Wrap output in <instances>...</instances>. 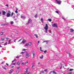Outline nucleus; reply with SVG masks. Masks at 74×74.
Here are the masks:
<instances>
[{
    "label": "nucleus",
    "mask_w": 74,
    "mask_h": 74,
    "mask_svg": "<svg viewBox=\"0 0 74 74\" xmlns=\"http://www.w3.org/2000/svg\"><path fill=\"white\" fill-rule=\"evenodd\" d=\"M2 26H5V24L2 23L1 24Z\"/></svg>",
    "instance_id": "obj_27"
},
{
    "label": "nucleus",
    "mask_w": 74,
    "mask_h": 74,
    "mask_svg": "<svg viewBox=\"0 0 74 74\" xmlns=\"http://www.w3.org/2000/svg\"><path fill=\"white\" fill-rule=\"evenodd\" d=\"M26 49H23V51H26Z\"/></svg>",
    "instance_id": "obj_32"
},
{
    "label": "nucleus",
    "mask_w": 74,
    "mask_h": 74,
    "mask_svg": "<svg viewBox=\"0 0 74 74\" xmlns=\"http://www.w3.org/2000/svg\"><path fill=\"white\" fill-rule=\"evenodd\" d=\"M72 74V73H71V72H69V73L68 74Z\"/></svg>",
    "instance_id": "obj_40"
},
{
    "label": "nucleus",
    "mask_w": 74,
    "mask_h": 74,
    "mask_svg": "<svg viewBox=\"0 0 74 74\" xmlns=\"http://www.w3.org/2000/svg\"><path fill=\"white\" fill-rule=\"evenodd\" d=\"M21 39H22L19 40L18 41H21Z\"/></svg>",
    "instance_id": "obj_57"
},
{
    "label": "nucleus",
    "mask_w": 74,
    "mask_h": 74,
    "mask_svg": "<svg viewBox=\"0 0 74 74\" xmlns=\"http://www.w3.org/2000/svg\"><path fill=\"white\" fill-rule=\"evenodd\" d=\"M48 21H49V22H51V21H52V19H51V18L48 19Z\"/></svg>",
    "instance_id": "obj_17"
},
{
    "label": "nucleus",
    "mask_w": 74,
    "mask_h": 74,
    "mask_svg": "<svg viewBox=\"0 0 74 74\" xmlns=\"http://www.w3.org/2000/svg\"><path fill=\"white\" fill-rule=\"evenodd\" d=\"M15 12L16 13V14H18V12L17 11V10H16L15 11Z\"/></svg>",
    "instance_id": "obj_41"
},
{
    "label": "nucleus",
    "mask_w": 74,
    "mask_h": 74,
    "mask_svg": "<svg viewBox=\"0 0 74 74\" xmlns=\"http://www.w3.org/2000/svg\"><path fill=\"white\" fill-rule=\"evenodd\" d=\"M6 64V65H7V66H8V64H7V63Z\"/></svg>",
    "instance_id": "obj_51"
},
{
    "label": "nucleus",
    "mask_w": 74,
    "mask_h": 74,
    "mask_svg": "<svg viewBox=\"0 0 74 74\" xmlns=\"http://www.w3.org/2000/svg\"><path fill=\"white\" fill-rule=\"evenodd\" d=\"M15 60H16V59H15L14 60V61H15Z\"/></svg>",
    "instance_id": "obj_59"
},
{
    "label": "nucleus",
    "mask_w": 74,
    "mask_h": 74,
    "mask_svg": "<svg viewBox=\"0 0 74 74\" xmlns=\"http://www.w3.org/2000/svg\"><path fill=\"white\" fill-rule=\"evenodd\" d=\"M8 23H5V26H6L8 25Z\"/></svg>",
    "instance_id": "obj_18"
},
{
    "label": "nucleus",
    "mask_w": 74,
    "mask_h": 74,
    "mask_svg": "<svg viewBox=\"0 0 74 74\" xmlns=\"http://www.w3.org/2000/svg\"><path fill=\"white\" fill-rule=\"evenodd\" d=\"M19 58V56H16V58Z\"/></svg>",
    "instance_id": "obj_37"
},
{
    "label": "nucleus",
    "mask_w": 74,
    "mask_h": 74,
    "mask_svg": "<svg viewBox=\"0 0 74 74\" xmlns=\"http://www.w3.org/2000/svg\"><path fill=\"white\" fill-rule=\"evenodd\" d=\"M20 62H22V61H21Z\"/></svg>",
    "instance_id": "obj_62"
},
{
    "label": "nucleus",
    "mask_w": 74,
    "mask_h": 74,
    "mask_svg": "<svg viewBox=\"0 0 74 74\" xmlns=\"http://www.w3.org/2000/svg\"><path fill=\"white\" fill-rule=\"evenodd\" d=\"M47 52V50H45V51H44V53H46Z\"/></svg>",
    "instance_id": "obj_36"
},
{
    "label": "nucleus",
    "mask_w": 74,
    "mask_h": 74,
    "mask_svg": "<svg viewBox=\"0 0 74 74\" xmlns=\"http://www.w3.org/2000/svg\"><path fill=\"white\" fill-rule=\"evenodd\" d=\"M56 1L58 4H60L61 3V1L58 0H56Z\"/></svg>",
    "instance_id": "obj_3"
},
{
    "label": "nucleus",
    "mask_w": 74,
    "mask_h": 74,
    "mask_svg": "<svg viewBox=\"0 0 74 74\" xmlns=\"http://www.w3.org/2000/svg\"><path fill=\"white\" fill-rule=\"evenodd\" d=\"M44 29H45L46 32L47 31L48 29V25L47 24H46V26L45 27H44Z\"/></svg>",
    "instance_id": "obj_2"
},
{
    "label": "nucleus",
    "mask_w": 74,
    "mask_h": 74,
    "mask_svg": "<svg viewBox=\"0 0 74 74\" xmlns=\"http://www.w3.org/2000/svg\"><path fill=\"white\" fill-rule=\"evenodd\" d=\"M15 63H13L12 64L13 65H15Z\"/></svg>",
    "instance_id": "obj_42"
},
{
    "label": "nucleus",
    "mask_w": 74,
    "mask_h": 74,
    "mask_svg": "<svg viewBox=\"0 0 74 74\" xmlns=\"http://www.w3.org/2000/svg\"><path fill=\"white\" fill-rule=\"evenodd\" d=\"M22 65H23V64H24V63H22Z\"/></svg>",
    "instance_id": "obj_55"
},
{
    "label": "nucleus",
    "mask_w": 74,
    "mask_h": 74,
    "mask_svg": "<svg viewBox=\"0 0 74 74\" xmlns=\"http://www.w3.org/2000/svg\"><path fill=\"white\" fill-rule=\"evenodd\" d=\"M44 73V72L43 71H41L40 72L41 74H42Z\"/></svg>",
    "instance_id": "obj_29"
},
{
    "label": "nucleus",
    "mask_w": 74,
    "mask_h": 74,
    "mask_svg": "<svg viewBox=\"0 0 74 74\" xmlns=\"http://www.w3.org/2000/svg\"><path fill=\"white\" fill-rule=\"evenodd\" d=\"M32 22V20L31 19H29L28 21V23H30Z\"/></svg>",
    "instance_id": "obj_9"
},
{
    "label": "nucleus",
    "mask_w": 74,
    "mask_h": 74,
    "mask_svg": "<svg viewBox=\"0 0 74 74\" xmlns=\"http://www.w3.org/2000/svg\"><path fill=\"white\" fill-rule=\"evenodd\" d=\"M14 15V12H12L11 15V16H12Z\"/></svg>",
    "instance_id": "obj_26"
},
{
    "label": "nucleus",
    "mask_w": 74,
    "mask_h": 74,
    "mask_svg": "<svg viewBox=\"0 0 74 74\" xmlns=\"http://www.w3.org/2000/svg\"><path fill=\"white\" fill-rule=\"evenodd\" d=\"M27 46H29V45H28V43H26L25 45V47H27Z\"/></svg>",
    "instance_id": "obj_16"
},
{
    "label": "nucleus",
    "mask_w": 74,
    "mask_h": 74,
    "mask_svg": "<svg viewBox=\"0 0 74 74\" xmlns=\"http://www.w3.org/2000/svg\"><path fill=\"white\" fill-rule=\"evenodd\" d=\"M14 70L13 69H11V70H10V71L11 72H12V71H13Z\"/></svg>",
    "instance_id": "obj_35"
},
{
    "label": "nucleus",
    "mask_w": 74,
    "mask_h": 74,
    "mask_svg": "<svg viewBox=\"0 0 74 74\" xmlns=\"http://www.w3.org/2000/svg\"><path fill=\"white\" fill-rule=\"evenodd\" d=\"M11 12L9 11L8 13L7 14L6 16L7 17H10L11 16Z\"/></svg>",
    "instance_id": "obj_1"
},
{
    "label": "nucleus",
    "mask_w": 74,
    "mask_h": 74,
    "mask_svg": "<svg viewBox=\"0 0 74 74\" xmlns=\"http://www.w3.org/2000/svg\"><path fill=\"white\" fill-rule=\"evenodd\" d=\"M12 72H9V74H11L12 73Z\"/></svg>",
    "instance_id": "obj_49"
},
{
    "label": "nucleus",
    "mask_w": 74,
    "mask_h": 74,
    "mask_svg": "<svg viewBox=\"0 0 74 74\" xmlns=\"http://www.w3.org/2000/svg\"><path fill=\"white\" fill-rule=\"evenodd\" d=\"M62 66H61V67L60 68V69H61V68H62Z\"/></svg>",
    "instance_id": "obj_61"
},
{
    "label": "nucleus",
    "mask_w": 74,
    "mask_h": 74,
    "mask_svg": "<svg viewBox=\"0 0 74 74\" xmlns=\"http://www.w3.org/2000/svg\"><path fill=\"white\" fill-rule=\"evenodd\" d=\"M16 73H17V74H18V73H19V71H17L16 72Z\"/></svg>",
    "instance_id": "obj_31"
},
{
    "label": "nucleus",
    "mask_w": 74,
    "mask_h": 74,
    "mask_svg": "<svg viewBox=\"0 0 74 74\" xmlns=\"http://www.w3.org/2000/svg\"><path fill=\"white\" fill-rule=\"evenodd\" d=\"M52 26L53 27H58V26H57V24L56 23H54L53 25H52Z\"/></svg>",
    "instance_id": "obj_4"
},
{
    "label": "nucleus",
    "mask_w": 74,
    "mask_h": 74,
    "mask_svg": "<svg viewBox=\"0 0 74 74\" xmlns=\"http://www.w3.org/2000/svg\"><path fill=\"white\" fill-rule=\"evenodd\" d=\"M4 38H2V39H1V41H4Z\"/></svg>",
    "instance_id": "obj_28"
},
{
    "label": "nucleus",
    "mask_w": 74,
    "mask_h": 74,
    "mask_svg": "<svg viewBox=\"0 0 74 74\" xmlns=\"http://www.w3.org/2000/svg\"><path fill=\"white\" fill-rule=\"evenodd\" d=\"M1 14V12L0 11V15Z\"/></svg>",
    "instance_id": "obj_56"
},
{
    "label": "nucleus",
    "mask_w": 74,
    "mask_h": 74,
    "mask_svg": "<svg viewBox=\"0 0 74 74\" xmlns=\"http://www.w3.org/2000/svg\"><path fill=\"white\" fill-rule=\"evenodd\" d=\"M40 41H38V44L39 43H40Z\"/></svg>",
    "instance_id": "obj_45"
},
{
    "label": "nucleus",
    "mask_w": 74,
    "mask_h": 74,
    "mask_svg": "<svg viewBox=\"0 0 74 74\" xmlns=\"http://www.w3.org/2000/svg\"><path fill=\"white\" fill-rule=\"evenodd\" d=\"M47 41H43V42H47Z\"/></svg>",
    "instance_id": "obj_48"
},
{
    "label": "nucleus",
    "mask_w": 74,
    "mask_h": 74,
    "mask_svg": "<svg viewBox=\"0 0 74 74\" xmlns=\"http://www.w3.org/2000/svg\"><path fill=\"white\" fill-rule=\"evenodd\" d=\"M53 73L54 74H57L56 72H55V71H52Z\"/></svg>",
    "instance_id": "obj_14"
},
{
    "label": "nucleus",
    "mask_w": 74,
    "mask_h": 74,
    "mask_svg": "<svg viewBox=\"0 0 74 74\" xmlns=\"http://www.w3.org/2000/svg\"><path fill=\"white\" fill-rule=\"evenodd\" d=\"M40 58L41 59H43V56L42 55L41 57H40Z\"/></svg>",
    "instance_id": "obj_20"
},
{
    "label": "nucleus",
    "mask_w": 74,
    "mask_h": 74,
    "mask_svg": "<svg viewBox=\"0 0 74 74\" xmlns=\"http://www.w3.org/2000/svg\"><path fill=\"white\" fill-rule=\"evenodd\" d=\"M18 8H16V11H18Z\"/></svg>",
    "instance_id": "obj_52"
},
{
    "label": "nucleus",
    "mask_w": 74,
    "mask_h": 74,
    "mask_svg": "<svg viewBox=\"0 0 74 74\" xmlns=\"http://www.w3.org/2000/svg\"><path fill=\"white\" fill-rule=\"evenodd\" d=\"M40 62H39V63H38V64H40Z\"/></svg>",
    "instance_id": "obj_60"
},
{
    "label": "nucleus",
    "mask_w": 74,
    "mask_h": 74,
    "mask_svg": "<svg viewBox=\"0 0 74 74\" xmlns=\"http://www.w3.org/2000/svg\"><path fill=\"white\" fill-rule=\"evenodd\" d=\"M26 42V41L24 40H23L22 42L21 43V44H22V43H24Z\"/></svg>",
    "instance_id": "obj_12"
},
{
    "label": "nucleus",
    "mask_w": 74,
    "mask_h": 74,
    "mask_svg": "<svg viewBox=\"0 0 74 74\" xmlns=\"http://www.w3.org/2000/svg\"><path fill=\"white\" fill-rule=\"evenodd\" d=\"M10 42H11V40H10L9 41V43H10Z\"/></svg>",
    "instance_id": "obj_53"
},
{
    "label": "nucleus",
    "mask_w": 74,
    "mask_h": 74,
    "mask_svg": "<svg viewBox=\"0 0 74 74\" xmlns=\"http://www.w3.org/2000/svg\"><path fill=\"white\" fill-rule=\"evenodd\" d=\"M14 18H15V16H14Z\"/></svg>",
    "instance_id": "obj_64"
},
{
    "label": "nucleus",
    "mask_w": 74,
    "mask_h": 74,
    "mask_svg": "<svg viewBox=\"0 0 74 74\" xmlns=\"http://www.w3.org/2000/svg\"><path fill=\"white\" fill-rule=\"evenodd\" d=\"M32 54H33V58L34 57V56H35V55L36 54V53H35V52L34 51H33L32 52Z\"/></svg>",
    "instance_id": "obj_6"
},
{
    "label": "nucleus",
    "mask_w": 74,
    "mask_h": 74,
    "mask_svg": "<svg viewBox=\"0 0 74 74\" xmlns=\"http://www.w3.org/2000/svg\"><path fill=\"white\" fill-rule=\"evenodd\" d=\"M14 62V61H12V63H13V62Z\"/></svg>",
    "instance_id": "obj_58"
},
{
    "label": "nucleus",
    "mask_w": 74,
    "mask_h": 74,
    "mask_svg": "<svg viewBox=\"0 0 74 74\" xmlns=\"http://www.w3.org/2000/svg\"><path fill=\"white\" fill-rule=\"evenodd\" d=\"M30 55H29V54L28 53H27L26 54V55H25V57L27 58H28L29 57Z\"/></svg>",
    "instance_id": "obj_5"
},
{
    "label": "nucleus",
    "mask_w": 74,
    "mask_h": 74,
    "mask_svg": "<svg viewBox=\"0 0 74 74\" xmlns=\"http://www.w3.org/2000/svg\"><path fill=\"white\" fill-rule=\"evenodd\" d=\"M14 66H11V68H14Z\"/></svg>",
    "instance_id": "obj_47"
},
{
    "label": "nucleus",
    "mask_w": 74,
    "mask_h": 74,
    "mask_svg": "<svg viewBox=\"0 0 74 74\" xmlns=\"http://www.w3.org/2000/svg\"><path fill=\"white\" fill-rule=\"evenodd\" d=\"M21 18H23V16H21Z\"/></svg>",
    "instance_id": "obj_63"
},
{
    "label": "nucleus",
    "mask_w": 74,
    "mask_h": 74,
    "mask_svg": "<svg viewBox=\"0 0 74 74\" xmlns=\"http://www.w3.org/2000/svg\"><path fill=\"white\" fill-rule=\"evenodd\" d=\"M3 69H5V70H6V68L5 67H3Z\"/></svg>",
    "instance_id": "obj_44"
},
{
    "label": "nucleus",
    "mask_w": 74,
    "mask_h": 74,
    "mask_svg": "<svg viewBox=\"0 0 74 74\" xmlns=\"http://www.w3.org/2000/svg\"><path fill=\"white\" fill-rule=\"evenodd\" d=\"M7 42H6V43H5L4 44V45H7Z\"/></svg>",
    "instance_id": "obj_34"
},
{
    "label": "nucleus",
    "mask_w": 74,
    "mask_h": 74,
    "mask_svg": "<svg viewBox=\"0 0 74 74\" xmlns=\"http://www.w3.org/2000/svg\"><path fill=\"white\" fill-rule=\"evenodd\" d=\"M73 31H74V29H71L70 30V32H73Z\"/></svg>",
    "instance_id": "obj_10"
},
{
    "label": "nucleus",
    "mask_w": 74,
    "mask_h": 74,
    "mask_svg": "<svg viewBox=\"0 0 74 74\" xmlns=\"http://www.w3.org/2000/svg\"><path fill=\"white\" fill-rule=\"evenodd\" d=\"M10 24L13 25V24H14V22L13 21H11Z\"/></svg>",
    "instance_id": "obj_22"
},
{
    "label": "nucleus",
    "mask_w": 74,
    "mask_h": 74,
    "mask_svg": "<svg viewBox=\"0 0 74 74\" xmlns=\"http://www.w3.org/2000/svg\"><path fill=\"white\" fill-rule=\"evenodd\" d=\"M27 63H28V62L27 61V62L24 63V64H25V65H26V64Z\"/></svg>",
    "instance_id": "obj_30"
},
{
    "label": "nucleus",
    "mask_w": 74,
    "mask_h": 74,
    "mask_svg": "<svg viewBox=\"0 0 74 74\" xmlns=\"http://www.w3.org/2000/svg\"><path fill=\"white\" fill-rule=\"evenodd\" d=\"M16 69H20V67H18L16 68Z\"/></svg>",
    "instance_id": "obj_39"
},
{
    "label": "nucleus",
    "mask_w": 74,
    "mask_h": 74,
    "mask_svg": "<svg viewBox=\"0 0 74 74\" xmlns=\"http://www.w3.org/2000/svg\"><path fill=\"white\" fill-rule=\"evenodd\" d=\"M6 7H8V5H6Z\"/></svg>",
    "instance_id": "obj_54"
},
{
    "label": "nucleus",
    "mask_w": 74,
    "mask_h": 74,
    "mask_svg": "<svg viewBox=\"0 0 74 74\" xmlns=\"http://www.w3.org/2000/svg\"><path fill=\"white\" fill-rule=\"evenodd\" d=\"M17 64H18V66H19V65H20V63L19 62H17Z\"/></svg>",
    "instance_id": "obj_19"
},
{
    "label": "nucleus",
    "mask_w": 74,
    "mask_h": 74,
    "mask_svg": "<svg viewBox=\"0 0 74 74\" xmlns=\"http://www.w3.org/2000/svg\"><path fill=\"white\" fill-rule=\"evenodd\" d=\"M6 40H8V38H6Z\"/></svg>",
    "instance_id": "obj_46"
},
{
    "label": "nucleus",
    "mask_w": 74,
    "mask_h": 74,
    "mask_svg": "<svg viewBox=\"0 0 74 74\" xmlns=\"http://www.w3.org/2000/svg\"><path fill=\"white\" fill-rule=\"evenodd\" d=\"M28 71L27 70V69H26L25 71V73H24V74H26V73H27Z\"/></svg>",
    "instance_id": "obj_13"
},
{
    "label": "nucleus",
    "mask_w": 74,
    "mask_h": 74,
    "mask_svg": "<svg viewBox=\"0 0 74 74\" xmlns=\"http://www.w3.org/2000/svg\"><path fill=\"white\" fill-rule=\"evenodd\" d=\"M73 69H70L69 71H73Z\"/></svg>",
    "instance_id": "obj_21"
},
{
    "label": "nucleus",
    "mask_w": 74,
    "mask_h": 74,
    "mask_svg": "<svg viewBox=\"0 0 74 74\" xmlns=\"http://www.w3.org/2000/svg\"><path fill=\"white\" fill-rule=\"evenodd\" d=\"M41 49H42L41 47H40V51H42V52H43V51L41 50Z\"/></svg>",
    "instance_id": "obj_25"
},
{
    "label": "nucleus",
    "mask_w": 74,
    "mask_h": 74,
    "mask_svg": "<svg viewBox=\"0 0 74 74\" xmlns=\"http://www.w3.org/2000/svg\"><path fill=\"white\" fill-rule=\"evenodd\" d=\"M3 34H4V33L3 32H1L0 33V34L1 35H3Z\"/></svg>",
    "instance_id": "obj_24"
},
{
    "label": "nucleus",
    "mask_w": 74,
    "mask_h": 74,
    "mask_svg": "<svg viewBox=\"0 0 74 74\" xmlns=\"http://www.w3.org/2000/svg\"><path fill=\"white\" fill-rule=\"evenodd\" d=\"M28 44L29 46H31L32 45V42H28Z\"/></svg>",
    "instance_id": "obj_8"
},
{
    "label": "nucleus",
    "mask_w": 74,
    "mask_h": 74,
    "mask_svg": "<svg viewBox=\"0 0 74 74\" xmlns=\"http://www.w3.org/2000/svg\"><path fill=\"white\" fill-rule=\"evenodd\" d=\"M2 13L3 15H5V14L6 12H5V11L3 10L2 11Z\"/></svg>",
    "instance_id": "obj_7"
},
{
    "label": "nucleus",
    "mask_w": 74,
    "mask_h": 74,
    "mask_svg": "<svg viewBox=\"0 0 74 74\" xmlns=\"http://www.w3.org/2000/svg\"><path fill=\"white\" fill-rule=\"evenodd\" d=\"M56 13H57V14H59V11H56Z\"/></svg>",
    "instance_id": "obj_33"
},
{
    "label": "nucleus",
    "mask_w": 74,
    "mask_h": 74,
    "mask_svg": "<svg viewBox=\"0 0 74 74\" xmlns=\"http://www.w3.org/2000/svg\"><path fill=\"white\" fill-rule=\"evenodd\" d=\"M44 20V18H43L42 17L41 18V21L42 22H43V20Z\"/></svg>",
    "instance_id": "obj_11"
},
{
    "label": "nucleus",
    "mask_w": 74,
    "mask_h": 74,
    "mask_svg": "<svg viewBox=\"0 0 74 74\" xmlns=\"http://www.w3.org/2000/svg\"><path fill=\"white\" fill-rule=\"evenodd\" d=\"M44 71H45V72H47V69H45Z\"/></svg>",
    "instance_id": "obj_43"
},
{
    "label": "nucleus",
    "mask_w": 74,
    "mask_h": 74,
    "mask_svg": "<svg viewBox=\"0 0 74 74\" xmlns=\"http://www.w3.org/2000/svg\"><path fill=\"white\" fill-rule=\"evenodd\" d=\"M23 53H25V52H22L21 53V54H23Z\"/></svg>",
    "instance_id": "obj_38"
},
{
    "label": "nucleus",
    "mask_w": 74,
    "mask_h": 74,
    "mask_svg": "<svg viewBox=\"0 0 74 74\" xmlns=\"http://www.w3.org/2000/svg\"><path fill=\"white\" fill-rule=\"evenodd\" d=\"M35 17L36 18H37V14H36L35 16Z\"/></svg>",
    "instance_id": "obj_23"
},
{
    "label": "nucleus",
    "mask_w": 74,
    "mask_h": 74,
    "mask_svg": "<svg viewBox=\"0 0 74 74\" xmlns=\"http://www.w3.org/2000/svg\"><path fill=\"white\" fill-rule=\"evenodd\" d=\"M34 67V65H33L31 68L32 69H33V67Z\"/></svg>",
    "instance_id": "obj_50"
},
{
    "label": "nucleus",
    "mask_w": 74,
    "mask_h": 74,
    "mask_svg": "<svg viewBox=\"0 0 74 74\" xmlns=\"http://www.w3.org/2000/svg\"><path fill=\"white\" fill-rule=\"evenodd\" d=\"M34 36L36 37V38H38V35H37L36 34H35Z\"/></svg>",
    "instance_id": "obj_15"
}]
</instances>
